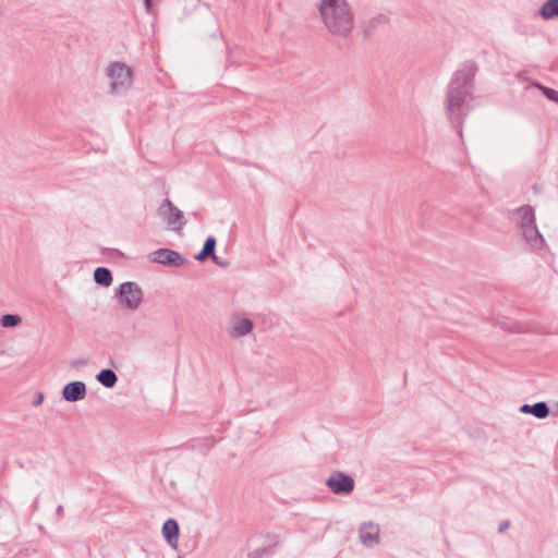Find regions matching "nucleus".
<instances>
[{
  "instance_id": "1",
  "label": "nucleus",
  "mask_w": 558,
  "mask_h": 558,
  "mask_svg": "<svg viewBox=\"0 0 558 558\" xmlns=\"http://www.w3.org/2000/svg\"><path fill=\"white\" fill-rule=\"evenodd\" d=\"M477 65L473 61H466L454 72L446 97V109L452 124L462 135V123L469 112V100L472 99L474 76Z\"/></svg>"
},
{
  "instance_id": "2",
  "label": "nucleus",
  "mask_w": 558,
  "mask_h": 558,
  "mask_svg": "<svg viewBox=\"0 0 558 558\" xmlns=\"http://www.w3.org/2000/svg\"><path fill=\"white\" fill-rule=\"evenodd\" d=\"M318 11L331 35L343 38L350 35L354 27V15L347 0H319Z\"/></svg>"
},
{
  "instance_id": "3",
  "label": "nucleus",
  "mask_w": 558,
  "mask_h": 558,
  "mask_svg": "<svg viewBox=\"0 0 558 558\" xmlns=\"http://www.w3.org/2000/svg\"><path fill=\"white\" fill-rule=\"evenodd\" d=\"M116 296L123 308L136 311L143 302L144 292L136 282L126 281L116 289Z\"/></svg>"
},
{
  "instance_id": "4",
  "label": "nucleus",
  "mask_w": 558,
  "mask_h": 558,
  "mask_svg": "<svg viewBox=\"0 0 558 558\" xmlns=\"http://www.w3.org/2000/svg\"><path fill=\"white\" fill-rule=\"evenodd\" d=\"M110 88L113 93L126 90L132 84V70L124 63L113 62L107 69Z\"/></svg>"
},
{
  "instance_id": "5",
  "label": "nucleus",
  "mask_w": 558,
  "mask_h": 558,
  "mask_svg": "<svg viewBox=\"0 0 558 558\" xmlns=\"http://www.w3.org/2000/svg\"><path fill=\"white\" fill-rule=\"evenodd\" d=\"M158 215L167 222L171 230L179 231L184 225L183 213L169 199H163L160 204Z\"/></svg>"
},
{
  "instance_id": "6",
  "label": "nucleus",
  "mask_w": 558,
  "mask_h": 558,
  "mask_svg": "<svg viewBox=\"0 0 558 558\" xmlns=\"http://www.w3.org/2000/svg\"><path fill=\"white\" fill-rule=\"evenodd\" d=\"M153 260L168 266H181L185 258L178 252L169 248H159L153 253Z\"/></svg>"
},
{
  "instance_id": "7",
  "label": "nucleus",
  "mask_w": 558,
  "mask_h": 558,
  "mask_svg": "<svg viewBox=\"0 0 558 558\" xmlns=\"http://www.w3.org/2000/svg\"><path fill=\"white\" fill-rule=\"evenodd\" d=\"M327 485L335 494H348L354 487V481L342 473L331 475L327 480Z\"/></svg>"
},
{
  "instance_id": "8",
  "label": "nucleus",
  "mask_w": 558,
  "mask_h": 558,
  "mask_svg": "<svg viewBox=\"0 0 558 558\" xmlns=\"http://www.w3.org/2000/svg\"><path fill=\"white\" fill-rule=\"evenodd\" d=\"M86 396V385L84 381H71L63 387L62 397L69 402H75L84 399Z\"/></svg>"
},
{
  "instance_id": "9",
  "label": "nucleus",
  "mask_w": 558,
  "mask_h": 558,
  "mask_svg": "<svg viewBox=\"0 0 558 558\" xmlns=\"http://www.w3.org/2000/svg\"><path fill=\"white\" fill-rule=\"evenodd\" d=\"M526 243L533 250H542L545 246V239L539 232L536 225L530 226L529 228L521 231Z\"/></svg>"
},
{
  "instance_id": "10",
  "label": "nucleus",
  "mask_w": 558,
  "mask_h": 558,
  "mask_svg": "<svg viewBox=\"0 0 558 558\" xmlns=\"http://www.w3.org/2000/svg\"><path fill=\"white\" fill-rule=\"evenodd\" d=\"M515 213L519 217L518 226L521 231L529 228L530 226L536 225L535 210L532 206H521L517 209Z\"/></svg>"
},
{
  "instance_id": "11",
  "label": "nucleus",
  "mask_w": 558,
  "mask_h": 558,
  "mask_svg": "<svg viewBox=\"0 0 558 558\" xmlns=\"http://www.w3.org/2000/svg\"><path fill=\"white\" fill-rule=\"evenodd\" d=\"M253 328L252 322L245 316H234L231 322L230 335L241 337L248 333Z\"/></svg>"
},
{
  "instance_id": "12",
  "label": "nucleus",
  "mask_w": 558,
  "mask_h": 558,
  "mask_svg": "<svg viewBox=\"0 0 558 558\" xmlns=\"http://www.w3.org/2000/svg\"><path fill=\"white\" fill-rule=\"evenodd\" d=\"M162 535L171 547H177L179 541V525L175 520L169 519L163 523Z\"/></svg>"
},
{
  "instance_id": "13",
  "label": "nucleus",
  "mask_w": 558,
  "mask_h": 558,
  "mask_svg": "<svg viewBox=\"0 0 558 558\" xmlns=\"http://www.w3.org/2000/svg\"><path fill=\"white\" fill-rule=\"evenodd\" d=\"M379 534L378 525L374 523H365L362 525L360 535L363 544L373 545L377 542Z\"/></svg>"
},
{
  "instance_id": "14",
  "label": "nucleus",
  "mask_w": 558,
  "mask_h": 558,
  "mask_svg": "<svg viewBox=\"0 0 558 558\" xmlns=\"http://www.w3.org/2000/svg\"><path fill=\"white\" fill-rule=\"evenodd\" d=\"M521 412L526 413V414H533L537 418H545L549 413V409L545 402H537L533 405H530V404L522 405Z\"/></svg>"
},
{
  "instance_id": "15",
  "label": "nucleus",
  "mask_w": 558,
  "mask_h": 558,
  "mask_svg": "<svg viewBox=\"0 0 558 558\" xmlns=\"http://www.w3.org/2000/svg\"><path fill=\"white\" fill-rule=\"evenodd\" d=\"M539 14L544 20L558 17V0H547L539 9Z\"/></svg>"
},
{
  "instance_id": "16",
  "label": "nucleus",
  "mask_w": 558,
  "mask_h": 558,
  "mask_svg": "<svg viewBox=\"0 0 558 558\" xmlns=\"http://www.w3.org/2000/svg\"><path fill=\"white\" fill-rule=\"evenodd\" d=\"M94 280L100 286L109 287L112 283V274L106 267H98L94 272Z\"/></svg>"
},
{
  "instance_id": "17",
  "label": "nucleus",
  "mask_w": 558,
  "mask_h": 558,
  "mask_svg": "<svg viewBox=\"0 0 558 558\" xmlns=\"http://www.w3.org/2000/svg\"><path fill=\"white\" fill-rule=\"evenodd\" d=\"M96 378L106 388H112L118 380L116 373L109 368L102 369Z\"/></svg>"
},
{
  "instance_id": "18",
  "label": "nucleus",
  "mask_w": 558,
  "mask_h": 558,
  "mask_svg": "<svg viewBox=\"0 0 558 558\" xmlns=\"http://www.w3.org/2000/svg\"><path fill=\"white\" fill-rule=\"evenodd\" d=\"M532 86L537 88L538 90H541L547 99H549L558 105V92L557 90H555L554 88L547 87L538 82H534L532 84Z\"/></svg>"
},
{
  "instance_id": "19",
  "label": "nucleus",
  "mask_w": 558,
  "mask_h": 558,
  "mask_svg": "<svg viewBox=\"0 0 558 558\" xmlns=\"http://www.w3.org/2000/svg\"><path fill=\"white\" fill-rule=\"evenodd\" d=\"M22 317L21 316H1L0 324L4 328H10L17 326L21 324Z\"/></svg>"
},
{
  "instance_id": "20",
  "label": "nucleus",
  "mask_w": 558,
  "mask_h": 558,
  "mask_svg": "<svg viewBox=\"0 0 558 558\" xmlns=\"http://www.w3.org/2000/svg\"><path fill=\"white\" fill-rule=\"evenodd\" d=\"M387 21H388V17L386 15L378 14L377 16H375L368 21V25H367V28L365 29V32H371L373 28L376 27V25L385 24V23H387Z\"/></svg>"
},
{
  "instance_id": "21",
  "label": "nucleus",
  "mask_w": 558,
  "mask_h": 558,
  "mask_svg": "<svg viewBox=\"0 0 558 558\" xmlns=\"http://www.w3.org/2000/svg\"><path fill=\"white\" fill-rule=\"evenodd\" d=\"M209 245H210L209 238H207L204 241L202 251L195 256V258L197 260H205L207 257H209Z\"/></svg>"
},
{
  "instance_id": "22",
  "label": "nucleus",
  "mask_w": 558,
  "mask_h": 558,
  "mask_svg": "<svg viewBox=\"0 0 558 558\" xmlns=\"http://www.w3.org/2000/svg\"><path fill=\"white\" fill-rule=\"evenodd\" d=\"M215 246H216V240H215V238L211 236V262H214L215 264H217L221 267H227L229 265L228 262L220 260V258L215 254Z\"/></svg>"
},
{
  "instance_id": "23",
  "label": "nucleus",
  "mask_w": 558,
  "mask_h": 558,
  "mask_svg": "<svg viewBox=\"0 0 558 558\" xmlns=\"http://www.w3.org/2000/svg\"><path fill=\"white\" fill-rule=\"evenodd\" d=\"M85 363H86V362H85V361H83V360H82V361H74V362L72 363V365H73L74 367H78V366H81V365H84Z\"/></svg>"
},
{
  "instance_id": "24",
  "label": "nucleus",
  "mask_w": 558,
  "mask_h": 558,
  "mask_svg": "<svg viewBox=\"0 0 558 558\" xmlns=\"http://www.w3.org/2000/svg\"><path fill=\"white\" fill-rule=\"evenodd\" d=\"M57 514H58L59 517H62V515H63V506H61V505H60V506L57 508Z\"/></svg>"
},
{
  "instance_id": "25",
  "label": "nucleus",
  "mask_w": 558,
  "mask_h": 558,
  "mask_svg": "<svg viewBox=\"0 0 558 558\" xmlns=\"http://www.w3.org/2000/svg\"><path fill=\"white\" fill-rule=\"evenodd\" d=\"M43 399H44L43 395H39V397L36 398V401H34V404H36V405L40 404L43 402Z\"/></svg>"
}]
</instances>
